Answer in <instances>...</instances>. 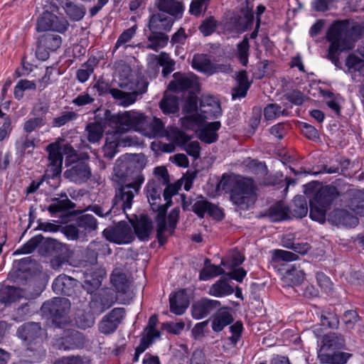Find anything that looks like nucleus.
Returning a JSON list of instances; mask_svg holds the SVG:
<instances>
[{
    "instance_id": "7",
    "label": "nucleus",
    "mask_w": 364,
    "mask_h": 364,
    "mask_svg": "<svg viewBox=\"0 0 364 364\" xmlns=\"http://www.w3.org/2000/svg\"><path fill=\"white\" fill-rule=\"evenodd\" d=\"M338 196L339 193L335 186H326L321 188L309 201L310 218L323 223L326 221L327 211L331 209Z\"/></svg>"
},
{
    "instance_id": "47",
    "label": "nucleus",
    "mask_w": 364,
    "mask_h": 364,
    "mask_svg": "<svg viewBox=\"0 0 364 364\" xmlns=\"http://www.w3.org/2000/svg\"><path fill=\"white\" fill-rule=\"evenodd\" d=\"M85 132L87 139L90 143L99 142L103 136L104 129L102 125L97 122H90L86 125Z\"/></svg>"
},
{
    "instance_id": "46",
    "label": "nucleus",
    "mask_w": 364,
    "mask_h": 364,
    "mask_svg": "<svg viewBox=\"0 0 364 364\" xmlns=\"http://www.w3.org/2000/svg\"><path fill=\"white\" fill-rule=\"evenodd\" d=\"M38 43L50 51H55L60 47L62 39L58 34L46 33L38 38Z\"/></svg>"
},
{
    "instance_id": "51",
    "label": "nucleus",
    "mask_w": 364,
    "mask_h": 364,
    "mask_svg": "<svg viewBox=\"0 0 364 364\" xmlns=\"http://www.w3.org/2000/svg\"><path fill=\"white\" fill-rule=\"evenodd\" d=\"M94 315L95 314H93L91 311L90 313L84 311L79 312L75 318L76 324L79 328L82 329L92 327L95 323Z\"/></svg>"
},
{
    "instance_id": "18",
    "label": "nucleus",
    "mask_w": 364,
    "mask_h": 364,
    "mask_svg": "<svg viewBox=\"0 0 364 364\" xmlns=\"http://www.w3.org/2000/svg\"><path fill=\"white\" fill-rule=\"evenodd\" d=\"M328 220L336 226L354 228L358 224V219L346 209H335L329 215Z\"/></svg>"
},
{
    "instance_id": "63",
    "label": "nucleus",
    "mask_w": 364,
    "mask_h": 364,
    "mask_svg": "<svg viewBox=\"0 0 364 364\" xmlns=\"http://www.w3.org/2000/svg\"><path fill=\"white\" fill-rule=\"evenodd\" d=\"M46 124L43 117L31 118L25 122L23 130L27 133H31L38 128H40Z\"/></svg>"
},
{
    "instance_id": "3",
    "label": "nucleus",
    "mask_w": 364,
    "mask_h": 364,
    "mask_svg": "<svg viewBox=\"0 0 364 364\" xmlns=\"http://www.w3.org/2000/svg\"><path fill=\"white\" fill-rule=\"evenodd\" d=\"M217 190L230 193L231 201L242 210L248 209L256 200L253 180L249 178H232L223 175Z\"/></svg>"
},
{
    "instance_id": "55",
    "label": "nucleus",
    "mask_w": 364,
    "mask_h": 364,
    "mask_svg": "<svg viewBox=\"0 0 364 364\" xmlns=\"http://www.w3.org/2000/svg\"><path fill=\"white\" fill-rule=\"evenodd\" d=\"M77 114L73 111L63 112L60 116L55 117L52 122L53 127H60L69 122L76 119Z\"/></svg>"
},
{
    "instance_id": "50",
    "label": "nucleus",
    "mask_w": 364,
    "mask_h": 364,
    "mask_svg": "<svg viewBox=\"0 0 364 364\" xmlns=\"http://www.w3.org/2000/svg\"><path fill=\"white\" fill-rule=\"evenodd\" d=\"M250 44L247 37L237 45V57L242 65L246 66L248 63Z\"/></svg>"
},
{
    "instance_id": "15",
    "label": "nucleus",
    "mask_w": 364,
    "mask_h": 364,
    "mask_svg": "<svg viewBox=\"0 0 364 364\" xmlns=\"http://www.w3.org/2000/svg\"><path fill=\"white\" fill-rule=\"evenodd\" d=\"M68 25L66 21L60 20L55 15L48 12L38 18L36 29L38 32L52 30L62 33L68 29Z\"/></svg>"
},
{
    "instance_id": "19",
    "label": "nucleus",
    "mask_w": 364,
    "mask_h": 364,
    "mask_svg": "<svg viewBox=\"0 0 364 364\" xmlns=\"http://www.w3.org/2000/svg\"><path fill=\"white\" fill-rule=\"evenodd\" d=\"M91 176V168L84 161H80L64 172V177L77 183L86 182Z\"/></svg>"
},
{
    "instance_id": "24",
    "label": "nucleus",
    "mask_w": 364,
    "mask_h": 364,
    "mask_svg": "<svg viewBox=\"0 0 364 364\" xmlns=\"http://www.w3.org/2000/svg\"><path fill=\"white\" fill-rule=\"evenodd\" d=\"M46 151L48 152V159L53 173L57 176L62 171L63 156L61 147L58 143H51L46 146Z\"/></svg>"
},
{
    "instance_id": "57",
    "label": "nucleus",
    "mask_w": 364,
    "mask_h": 364,
    "mask_svg": "<svg viewBox=\"0 0 364 364\" xmlns=\"http://www.w3.org/2000/svg\"><path fill=\"white\" fill-rule=\"evenodd\" d=\"M87 249L94 252L95 259L99 254L105 255L107 253V255H110L112 253L109 245L103 241H92L88 245Z\"/></svg>"
},
{
    "instance_id": "32",
    "label": "nucleus",
    "mask_w": 364,
    "mask_h": 364,
    "mask_svg": "<svg viewBox=\"0 0 364 364\" xmlns=\"http://www.w3.org/2000/svg\"><path fill=\"white\" fill-rule=\"evenodd\" d=\"M350 164V161L345 158L338 159L335 161L331 160L330 165H322L321 166V169L319 171H314L313 174L318 175L322 173L329 174L343 173L348 169Z\"/></svg>"
},
{
    "instance_id": "16",
    "label": "nucleus",
    "mask_w": 364,
    "mask_h": 364,
    "mask_svg": "<svg viewBox=\"0 0 364 364\" xmlns=\"http://www.w3.org/2000/svg\"><path fill=\"white\" fill-rule=\"evenodd\" d=\"M84 343V338L82 333L75 330L65 331L63 337L56 338L54 346L58 350H71L81 347Z\"/></svg>"
},
{
    "instance_id": "56",
    "label": "nucleus",
    "mask_w": 364,
    "mask_h": 364,
    "mask_svg": "<svg viewBox=\"0 0 364 364\" xmlns=\"http://www.w3.org/2000/svg\"><path fill=\"white\" fill-rule=\"evenodd\" d=\"M119 145L130 146L131 140L129 138L126 137L125 139H122L121 141L119 140L117 143L110 142L109 144H106L103 150L104 156L109 160L112 159L116 154L117 146Z\"/></svg>"
},
{
    "instance_id": "17",
    "label": "nucleus",
    "mask_w": 364,
    "mask_h": 364,
    "mask_svg": "<svg viewBox=\"0 0 364 364\" xmlns=\"http://www.w3.org/2000/svg\"><path fill=\"white\" fill-rule=\"evenodd\" d=\"M52 287L58 294L73 296L79 285L77 279L65 274H60L54 280Z\"/></svg>"
},
{
    "instance_id": "59",
    "label": "nucleus",
    "mask_w": 364,
    "mask_h": 364,
    "mask_svg": "<svg viewBox=\"0 0 364 364\" xmlns=\"http://www.w3.org/2000/svg\"><path fill=\"white\" fill-rule=\"evenodd\" d=\"M158 323V316L154 314L151 316L148 321V324L144 329L146 332V336H148L154 340L159 338L161 336V333L156 329V326Z\"/></svg>"
},
{
    "instance_id": "61",
    "label": "nucleus",
    "mask_w": 364,
    "mask_h": 364,
    "mask_svg": "<svg viewBox=\"0 0 364 364\" xmlns=\"http://www.w3.org/2000/svg\"><path fill=\"white\" fill-rule=\"evenodd\" d=\"M136 33V28L135 26L131 27L122 32V33L119 36L114 47V51L117 50L120 46L125 45L127 43L129 42L131 39L134 36Z\"/></svg>"
},
{
    "instance_id": "35",
    "label": "nucleus",
    "mask_w": 364,
    "mask_h": 364,
    "mask_svg": "<svg viewBox=\"0 0 364 364\" xmlns=\"http://www.w3.org/2000/svg\"><path fill=\"white\" fill-rule=\"evenodd\" d=\"M166 211L165 208L158 211L155 217L156 223V238L160 246L164 245L167 242L168 237L165 235L166 230L168 231V224L166 223Z\"/></svg>"
},
{
    "instance_id": "8",
    "label": "nucleus",
    "mask_w": 364,
    "mask_h": 364,
    "mask_svg": "<svg viewBox=\"0 0 364 364\" xmlns=\"http://www.w3.org/2000/svg\"><path fill=\"white\" fill-rule=\"evenodd\" d=\"M43 314L50 319L56 327L63 328L70 322L69 312L70 302L64 297H55L43 303L41 309Z\"/></svg>"
},
{
    "instance_id": "39",
    "label": "nucleus",
    "mask_w": 364,
    "mask_h": 364,
    "mask_svg": "<svg viewBox=\"0 0 364 364\" xmlns=\"http://www.w3.org/2000/svg\"><path fill=\"white\" fill-rule=\"evenodd\" d=\"M234 289L229 284L225 277H221L209 289L208 294L216 297H223L232 294Z\"/></svg>"
},
{
    "instance_id": "2",
    "label": "nucleus",
    "mask_w": 364,
    "mask_h": 364,
    "mask_svg": "<svg viewBox=\"0 0 364 364\" xmlns=\"http://www.w3.org/2000/svg\"><path fill=\"white\" fill-rule=\"evenodd\" d=\"M144 181V176H138L133 182L127 184H119L112 200V206L106 203L101 205L92 204L90 205L87 210L101 218L109 217L112 213L117 215L119 210L125 213L127 209L132 208L134 197L139 193Z\"/></svg>"
},
{
    "instance_id": "60",
    "label": "nucleus",
    "mask_w": 364,
    "mask_h": 364,
    "mask_svg": "<svg viewBox=\"0 0 364 364\" xmlns=\"http://www.w3.org/2000/svg\"><path fill=\"white\" fill-rule=\"evenodd\" d=\"M298 256L295 253L282 250H276L272 254V260L275 262L280 261L291 262L296 260Z\"/></svg>"
},
{
    "instance_id": "52",
    "label": "nucleus",
    "mask_w": 364,
    "mask_h": 364,
    "mask_svg": "<svg viewBox=\"0 0 364 364\" xmlns=\"http://www.w3.org/2000/svg\"><path fill=\"white\" fill-rule=\"evenodd\" d=\"M154 178L149 182H155L156 185L164 186L170 183L168 170L165 166H158L154 168Z\"/></svg>"
},
{
    "instance_id": "22",
    "label": "nucleus",
    "mask_w": 364,
    "mask_h": 364,
    "mask_svg": "<svg viewBox=\"0 0 364 364\" xmlns=\"http://www.w3.org/2000/svg\"><path fill=\"white\" fill-rule=\"evenodd\" d=\"M163 186L156 185L155 182H148L146 185V197L154 212H158L163 208L167 210L166 203L161 204V193Z\"/></svg>"
},
{
    "instance_id": "33",
    "label": "nucleus",
    "mask_w": 364,
    "mask_h": 364,
    "mask_svg": "<svg viewBox=\"0 0 364 364\" xmlns=\"http://www.w3.org/2000/svg\"><path fill=\"white\" fill-rule=\"evenodd\" d=\"M348 196V207L355 214L364 216V192L360 190H350Z\"/></svg>"
},
{
    "instance_id": "49",
    "label": "nucleus",
    "mask_w": 364,
    "mask_h": 364,
    "mask_svg": "<svg viewBox=\"0 0 364 364\" xmlns=\"http://www.w3.org/2000/svg\"><path fill=\"white\" fill-rule=\"evenodd\" d=\"M111 282L117 292L125 294L129 289V282L127 276L124 273L118 272L112 274Z\"/></svg>"
},
{
    "instance_id": "53",
    "label": "nucleus",
    "mask_w": 364,
    "mask_h": 364,
    "mask_svg": "<svg viewBox=\"0 0 364 364\" xmlns=\"http://www.w3.org/2000/svg\"><path fill=\"white\" fill-rule=\"evenodd\" d=\"M43 237L41 235L31 238L21 248L16 250L14 254H29L33 252L37 246L42 242Z\"/></svg>"
},
{
    "instance_id": "38",
    "label": "nucleus",
    "mask_w": 364,
    "mask_h": 364,
    "mask_svg": "<svg viewBox=\"0 0 364 364\" xmlns=\"http://www.w3.org/2000/svg\"><path fill=\"white\" fill-rule=\"evenodd\" d=\"M156 6L160 11L173 16L181 15L183 10L181 3L176 0H156Z\"/></svg>"
},
{
    "instance_id": "26",
    "label": "nucleus",
    "mask_w": 364,
    "mask_h": 364,
    "mask_svg": "<svg viewBox=\"0 0 364 364\" xmlns=\"http://www.w3.org/2000/svg\"><path fill=\"white\" fill-rule=\"evenodd\" d=\"M254 14L252 8L247 4L241 9V14L234 17L233 25L239 31H245L253 25Z\"/></svg>"
},
{
    "instance_id": "6",
    "label": "nucleus",
    "mask_w": 364,
    "mask_h": 364,
    "mask_svg": "<svg viewBox=\"0 0 364 364\" xmlns=\"http://www.w3.org/2000/svg\"><path fill=\"white\" fill-rule=\"evenodd\" d=\"M173 24V20L164 14H154L149 18V29L151 33L147 36L149 42L146 46L149 50L158 51L164 48L169 38L164 32L170 31Z\"/></svg>"
},
{
    "instance_id": "54",
    "label": "nucleus",
    "mask_w": 364,
    "mask_h": 364,
    "mask_svg": "<svg viewBox=\"0 0 364 364\" xmlns=\"http://www.w3.org/2000/svg\"><path fill=\"white\" fill-rule=\"evenodd\" d=\"M36 84L33 81L28 80H21L14 87V97L17 100H21L23 97V91L27 90H36Z\"/></svg>"
},
{
    "instance_id": "64",
    "label": "nucleus",
    "mask_w": 364,
    "mask_h": 364,
    "mask_svg": "<svg viewBox=\"0 0 364 364\" xmlns=\"http://www.w3.org/2000/svg\"><path fill=\"white\" fill-rule=\"evenodd\" d=\"M216 26V21L213 16H210L203 21L199 27V30L205 36H208L215 31Z\"/></svg>"
},
{
    "instance_id": "23",
    "label": "nucleus",
    "mask_w": 364,
    "mask_h": 364,
    "mask_svg": "<svg viewBox=\"0 0 364 364\" xmlns=\"http://www.w3.org/2000/svg\"><path fill=\"white\" fill-rule=\"evenodd\" d=\"M174 80L168 84V89L174 91H183L194 87L197 85L195 75H187L181 73H175Z\"/></svg>"
},
{
    "instance_id": "12",
    "label": "nucleus",
    "mask_w": 364,
    "mask_h": 364,
    "mask_svg": "<svg viewBox=\"0 0 364 364\" xmlns=\"http://www.w3.org/2000/svg\"><path fill=\"white\" fill-rule=\"evenodd\" d=\"M117 301V296L109 289H102L92 296L89 302L90 311L95 315H100L111 308Z\"/></svg>"
},
{
    "instance_id": "10",
    "label": "nucleus",
    "mask_w": 364,
    "mask_h": 364,
    "mask_svg": "<svg viewBox=\"0 0 364 364\" xmlns=\"http://www.w3.org/2000/svg\"><path fill=\"white\" fill-rule=\"evenodd\" d=\"M143 154H133L117 160L114 168V175L119 181H124L133 173L141 170L145 165Z\"/></svg>"
},
{
    "instance_id": "58",
    "label": "nucleus",
    "mask_w": 364,
    "mask_h": 364,
    "mask_svg": "<svg viewBox=\"0 0 364 364\" xmlns=\"http://www.w3.org/2000/svg\"><path fill=\"white\" fill-rule=\"evenodd\" d=\"M151 131L150 135L153 137H162L166 135V130L163 122L156 117H154L149 124Z\"/></svg>"
},
{
    "instance_id": "11",
    "label": "nucleus",
    "mask_w": 364,
    "mask_h": 364,
    "mask_svg": "<svg viewBox=\"0 0 364 364\" xmlns=\"http://www.w3.org/2000/svg\"><path fill=\"white\" fill-rule=\"evenodd\" d=\"M102 235L107 241L117 245L131 243L135 238L131 227L124 221L105 228Z\"/></svg>"
},
{
    "instance_id": "30",
    "label": "nucleus",
    "mask_w": 364,
    "mask_h": 364,
    "mask_svg": "<svg viewBox=\"0 0 364 364\" xmlns=\"http://www.w3.org/2000/svg\"><path fill=\"white\" fill-rule=\"evenodd\" d=\"M267 216L270 221L274 223L291 219L289 206L282 201L272 205L269 208Z\"/></svg>"
},
{
    "instance_id": "27",
    "label": "nucleus",
    "mask_w": 364,
    "mask_h": 364,
    "mask_svg": "<svg viewBox=\"0 0 364 364\" xmlns=\"http://www.w3.org/2000/svg\"><path fill=\"white\" fill-rule=\"evenodd\" d=\"M304 278L305 274L300 264H294L286 270L282 279L288 286H298L304 282Z\"/></svg>"
},
{
    "instance_id": "14",
    "label": "nucleus",
    "mask_w": 364,
    "mask_h": 364,
    "mask_svg": "<svg viewBox=\"0 0 364 364\" xmlns=\"http://www.w3.org/2000/svg\"><path fill=\"white\" fill-rule=\"evenodd\" d=\"M192 67L195 70L209 75L219 71L225 72L229 69L228 65L213 63L206 54H195L192 59Z\"/></svg>"
},
{
    "instance_id": "44",
    "label": "nucleus",
    "mask_w": 364,
    "mask_h": 364,
    "mask_svg": "<svg viewBox=\"0 0 364 364\" xmlns=\"http://www.w3.org/2000/svg\"><path fill=\"white\" fill-rule=\"evenodd\" d=\"M42 248L47 255L51 256L63 255L68 251L66 245L52 238H48L43 242Z\"/></svg>"
},
{
    "instance_id": "48",
    "label": "nucleus",
    "mask_w": 364,
    "mask_h": 364,
    "mask_svg": "<svg viewBox=\"0 0 364 364\" xmlns=\"http://www.w3.org/2000/svg\"><path fill=\"white\" fill-rule=\"evenodd\" d=\"M225 273V270L220 266L209 264L205 266L200 271L199 278L200 280H208L210 278L223 275Z\"/></svg>"
},
{
    "instance_id": "41",
    "label": "nucleus",
    "mask_w": 364,
    "mask_h": 364,
    "mask_svg": "<svg viewBox=\"0 0 364 364\" xmlns=\"http://www.w3.org/2000/svg\"><path fill=\"white\" fill-rule=\"evenodd\" d=\"M159 107L165 114H176L179 110V98L172 94L165 95L159 102Z\"/></svg>"
},
{
    "instance_id": "28",
    "label": "nucleus",
    "mask_w": 364,
    "mask_h": 364,
    "mask_svg": "<svg viewBox=\"0 0 364 364\" xmlns=\"http://www.w3.org/2000/svg\"><path fill=\"white\" fill-rule=\"evenodd\" d=\"M352 355L349 353L334 350L332 352L319 353L318 358L321 363L346 364Z\"/></svg>"
},
{
    "instance_id": "9",
    "label": "nucleus",
    "mask_w": 364,
    "mask_h": 364,
    "mask_svg": "<svg viewBox=\"0 0 364 364\" xmlns=\"http://www.w3.org/2000/svg\"><path fill=\"white\" fill-rule=\"evenodd\" d=\"M139 85L141 87L135 90L132 83L128 81L122 82L119 83L121 90L113 88L110 90V95L120 105L127 107L136 101L138 95H141L146 92L148 87L146 81L143 80L139 82L138 86Z\"/></svg>"
},
{
    "instance_id": "43",
    "label": "nucleus",
    "mask_w": 364,
    "mask_h": 364,
    "mask_svg": "<svg viewBox=\"0 0 364 364\" xmlns=\"http://www.w3.org/2000/svg\"><path fill=\"white\" fill-rule=\"evenodd\" d=\"M22 297V291L20 288L6 286L0 289V302L9 304L16 301Z\"/></svg>"
},
{
    "instance_id": "36",
    "label": "nucleus",
    "mask_w": 364,
    "mask_h": 364,
    "mask_svg": "<svg viewBox=\"0 0 364 364\" xmlns=\"http://www.w3.org/2000/svg\"><path fill=\"white\" fill-rule=\"evenodd\" d=\"M291 219L292 218H302L307 215V201L304 196H296L289 206Z\"/></svg>"
},
{
    "instance_id": "29",
    "label": "nucleus",
    "mask_w": 364,
    "mask_h": 364,
    "mask_svg": "<svg viewBox=\"0 0 364 364\" xmlns=\"http://www.w3.org/2000/svg\"><path fill=\"white\" fill-rule=\"evenodd\" d=\"M221 124L219 121L209 122L201 128L198 134V139L206 144L215 142L218 139L216 132L220 128Z\"/></svg>"
},
{
    "instance_id": "13",
    "label": "nucleus",
    "mask_w": 364,
    "mask_h": 364,
    "mask_svg": "<svg viewBox=\"0 0 364 364\" xmlns=\"http://www.w3.org/2000/svg\"><path fill=\"white\" fill-rule=\"evenodd\" d=\"M125 316L124 308H114L103 316L98 325L99 331L104 335H109L116 331Z\"/></svg>"
},
{
    "instance_id": "5",
    "label": "nucleus",
    "mask_w": 364,
    "mask_h": 364,
    "mask_svg": "<svg viewBox=\"0 0 364 364\" xmlns=\"http://www.w3.org/2000/svg\"><path fill=\"white\" fill-rule=\"evenodd\" d=\"M104 117L107 125L114 129L115 134L127 132L132 129L140 130L147 124L146 116L135 111L112 114L107 109Z\"/></svg>"
},
{
    "instance_id": "62",
    "label": "nucleus",
    "mask_w": 364,
    "mask_h": 364,
    "mask_svg": "<svg viewBox=\"0 0 364 364\" xmlns=\"http://www.w3.org/2000/svg\"><path fill=\"white\" fill-rule=\"evenodd\" d=\"M106 275V273L104 270H100L98 272L95 273L94 276H87L85 279V284L86 285H90L92 287V289L90 291H92V289H96L100 287L101 285L102 281L105 276ZM90 291V289L87 290V292Z\"/></svg>"
},
{
    "instance_id": "21",
    "label": "nucleus",
    "mask_w": 364,
    "mask_h": 364,
    "mask_svg": "<svg viewBox=\"0 0 364 364\" xmlns=\"http://www.w3.org/2000/svg\"><path fill=\"white\" fill-rule=\"evenodd\" d=\"M134 233L140 240H147L153 230L151 220L145 214H141L134 220H130Z\"/></svg>"
},
{
    "instance_id": "1",
    "label": "nucleus",
    "mask_w": 364,
    "mask_h": 364,
    "mask_svg": "<svg viewBox=\"0 0 364 364\" xmlns=\"http://www.w3.org/2000/svg\"><path fill=\"white\" fill-rule=\"evenodd\" d=\"M362 35H364V26L348 20L334 22L327 33V39L331 42L328 58L338 68V53L352 49L354 42Z\"/></svg>"
},
{
    "instance_id": "34",
    "label": "nucleus",
    "mask_w": 364,
    "mask_h": 364,
    "mask_svg": "<svg viewBox=\"0 0 364 364\" xmlns=\"http://www.w3.org/2000/svg\"><path fill=\"white\" fill-rule=\"evenodd\" d=\"M232 321L233 317L227 308H221L212 317V328L215 332H220Z\"/></svg>"
},
{
    "instance_id": "4",
    "label": "nucleus",
    "mask_w": 364,
    "mask_h": 364,
    "mask_svg": "<svg viewBox=\"0 0 364 364\" xmlns=\"http://www.w3.org/2000/svg\"><path fill=\"white\" fill-rule=\"evenodd\" d=\"M16 336L22 341L27 350L31 353L29 356L33 357L37 361L46 356V350L43 346L46 330L41 328L39 323L27 322L23 323L18 328Z\"/></svg>"
},
{
    "instance_id": "45",
    "label": "nucleus",
    "mask_w": 364,
    "mask_h": 364,
    "mask_svg": "<svg viewBox=\"0 0 364 364\" xmlns=\"http://www.w3.org/2000/svg\"><path fill=\"white\" fill-rule=\"evenodd\" d=\"M63 9L69 18L75 21H80L86 14L85 6L78 5L70 1L65 3Z\"/></svg>"
},
{
    "instance_id": "40",
    "label": "nucleus",
    "mask_w": 364,
    "mask_h": 364,
    "mask_svg": "<svg viewBox=\"0 0 364 364\" xmlns=\"http://www.w3.org/2000/svg\"><path fill=\"white\" fill-rule=\"evenodd\" d=\"M64 196L65 198L63 199L58 198L51 199L53 203L48 207V210L50 214L65 212L75 208V203L72 202L66 194H65Z\"/></svg>"
},
{
    "instance_id": "25",
    "label": "nucleus",
    "mask_w": 364,
    "mask_h": 364,
    "mask_svg": "<svg viewBox=\"0 0 364 364\" xmlns=\"http://www.w3.org/2000/svg\"><path fill=\"white\" fill-rule=\"evenodd\" d=\"M170 311L176 315H182L189 306V299L184 289L179 290L169 297Z\"/></svg>"
},
{
    "instance_id": "31",
    "label": "nucleus",
    "mask_w": 364,
    "mask_h": 364,
    "mask_svg": "<svg viewBox=\"0 0 364 364\" xmlns=\"http://www.w3.org/2000/svg\"><path fill=\"white\" fill-rule=\"evenodd\" d=\"M323 345L320 353L330 352L331 350H340L345 348V339L341 334L329 333L323 338Z\"/></svg>"
},
{
    "instance_id": "42",
    "label": "nucleus",
    "mask_w": 364,
    "mask_h": 364,
    "mask_svg": "<svg viewBox=\"0 0 364 364\" xmlns=\"http://www.w3.org/2000/svg\"><path fill=\"white\" fill-rule=\"evenodd\" d=\"M76 225L85 232V234L95 232L98 227L97 219L91 214H83L77 217Z\"/></svg>"
},
{
    "instance_id": "20",
    "label": "nucleus",
    "mask_w": 364,
    "mask_h": 364,
    "mask_svg": "<svg viewBox=\"0 0 364 364\" xmlns=\"http://www.w3.org/2000/svg\"><path fill=\"white\" fill-rule=\"evenodd\" d=\"M221 304L218 300L203 298L192 306V315L196 319H200L213 311L219 309Z\"/></svg>"
},
{
    "instance_id": "37",
    "label": "nucleus",
    "mask_w": 364,
    "mask_h": 364,
    "mask_svg": "<svg viewBox=\"0 0 364 364\" xmlns=\"http://www.w3.org/2000/svg\"><path fill=\"white\" fill-rule=\"evenodd\" d=\"M99 60L96 57H90L76 71V79L81 83L87 81L90 75L94 73L95 68L97 66Z\"/></svg>"
}]
</instances>
